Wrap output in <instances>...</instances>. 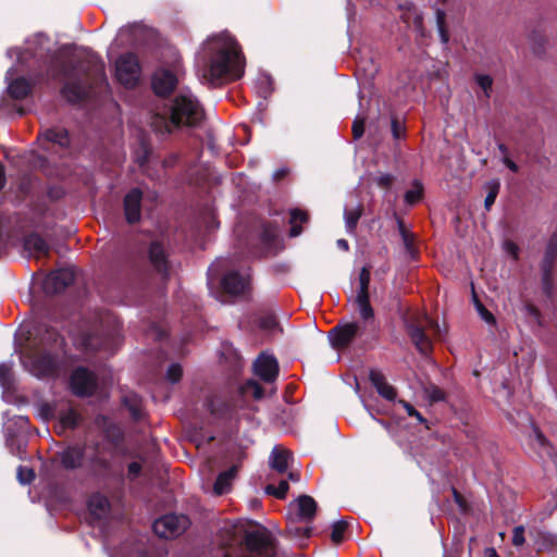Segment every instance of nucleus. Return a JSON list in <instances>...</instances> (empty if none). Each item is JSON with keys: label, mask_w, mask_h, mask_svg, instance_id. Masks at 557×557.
<instances>
[{"label": "nucleus", "mask_w": 557, "mask_h": 557, "mask_svg": "<svg viewBox=\"0 0 557 557\" xmlns=\"http://www.w3.org/2000/svg\"><path fill=\"white\" fill-rule=\"evenodd\" d=\"M215 542L219 545L218 557H286L277 550L274 534L255 520L224 522Z\"/></svg>", "instance_id": "nucleus-1"}, {"label": "nucleus", "mask_w": 557, "mask_h": 557, "mask_svg": "<svg viewBox=\"0 0 557 557\" xmlns=\"http://www.w3.org/2000/svg\"><path fill=\"white\" fill-rule=\"evenodd\" d=\"M209 62L203 77L211 83L222 78L236 81L244 74L243 53L238 42L227 34L212 36L207 41Z\"/></svg>", "instance_id": "nucleus-2"}, {"label": "nucleus", "mask_w": 557, "mask_h": 557, "mask_svg": "<svg viewBox=\"0 0 557 557\" xmlns=\"http://www.w3.org/2000/svg\"><path fill=\"white\" fill-rule=\"evenodd\" d=\"M91 67L92 66L89 61L73 62L71 60L62 59L55 53L52 55L47 71L53 79H72L63 85L61 88V95L67 102L77 104L87 99L88 89L83 79L81 77H76V74L81 73L87 77Z\"/></svg>", "instance_id": "nucleus-3"}, {"label": "nucleus", "mask_w": 557, "mask_h": 557, "mask_svg": "<svg viewBox=\"0 0 557 557\" xmlns=\"http://www.w3.org/2000/svg\"><path fill=\"white\" fill-rule=\"evenodd\" d=\"M14 348H65L64 333L49 321L22 323L14 334Z\"/></svg>", "instance_id": "nucleus-4"}, {"label": "nucleus", "mask_w": 557, "mask_h": 557, "mask_svg": "<svg viewBox=\"0 0 557 557\" xmlns=\"http://www.w3.org/2000/svg\"><path fill=\"white\" fill-rule=\"evenodd\" d=\"M203 117L205 112L199 101L189 95L180 94L172 101L170 120L156 116L152 124L156 132L169 135L172 133V126L196 127L201 124Z\"/></svg>", "instance_id": "nucleus-5"}, {"label": "nucleus", "mask_w": 557, "mask_h": 557, "mask_svg": "<svg viewBox=\"0 0 557 557\" xmlns=\"http://www.w3.org/2000/svg\"><path fill=\"white\" fill-rule=\"evenodd\" d=\"M317 507L315 500L309 495H300L293 500L287 508L286 533L293 539H308L311 534L308 524L313 520Z\"/></svg>", "instance_id": "nucleus-6"}, {"label": "nucleus", "mask_w": 557, "mask_h": 557, "mask_svg": "<svg viewBox=\"0 0 557 557\" xmlns=\"http://www.w3.org/2000/svg\"><path fill=\"white\" fill-rule=\"evenodd\" d=\"M239 327L265 344L283 334V327L275 311L271 308H259L239 321Z\"/></svg>", "instance_id": "nucleus-7"}, {"label": "nucleus", "mask_w": 557, "mask_h": 557, "mask_svg": "<svg viewBox=\"0 0 557 557\" xmlns=\"http://www.w3.org/2000/svg\"><path fill=\"white\" fill-rule=\"evenodd\" d=\"M59 460L63 468L74 470L84 468L92 474H102L108 468V461L100 456L97 449L87 453V449L81 445H71L58 453Z\"/></svg>", "instance_id": "nucleus-8"}, {"label": "nucleus", "mask_w": 557, "mask_h": 557, "mask_svg": "<svg viewBox=\"0 0 557 557\" xmlns=\"http://www.w3.org/2000/svg\"><path fill=\"white\" fill-rule=\"evenodd\" d=\"M408 335L417 348H421L422 345H428L429 348H432L433 343L445 341L447 327L445 324L440 325L431 317L423 315L418 322H412L408 325Z\"/></svg>", "instance_id": "nucleus-9"}, {"label": "nucleus", "mask_w": 557, "mask_h": 557, "mask_svg": "<svg viewBox=\"0 0 557 557\" xmlns=\"http://www.w3.org/2000/svg\"><path fill=\"white\" fill-rule=\"evenodd\" d=\"M20 360L24 369L34 376L47 377L59 373V366L50 350H21Z\"/></svg>", "instance_id": "nucleus-10"}, {"label": "nucleus", "mask_w": 557, "mask_h": 557, "mask_svg": "<svg viewBox=\"0 0 557 557\" xmlns=\"http://www.w3.org/2000/svg\"><path fill=\"white\" fill-rule=\"evenodd\" d=\"M361 325L358 322H350L334 326L329 332L327 339L324 338V335L321 331L315 329L312 332V344L324 345L327 343L333 348H346L352 344L357 337L361 336Z\"/></svg>", "instance_id": "nucleus-11"}, {"label": "nucleus", "mask_w": 557, "mask_h": 557, "mask_svg": "<svg viewBox=\"0 0 557 557\" xmlns=\"http://www.w3.org/2000/svg\"><path fill=\"white\" fill-rule=\"evenodd\" d=\"M141 73L138 57L134 52L121 54L115 61V75L117 81L126 88L137 86Z\"/></svg>", "instance_id": "nucleus-12"}, {"label": "nucleus", "mask_w": 557, "mask_h": 557, "mask_svg": "<svg viewBox=\"0 0 557 557\" xmlns=\"http://www.w3.org/2000/svg\"><path fill=\"white\" fill-rule=\"evenodd\" d=\"M557 258V233H554L546 245L544 258L542 261V290L548 299L555 295V285L553 280L554 263Z\"/></svg>", "instance_id": "nucleus-13"}, {"label": "nucleus", "mask_w": 557, "mask_h": 557, "mask_svg": "<svg viewBox=\"0 0 557 557\" xmlns=\"http://www.w3.org/2000/svg\"><path fill=\"white\" fill-rule=\"evenodd\" d=\"M189 518L185 515L169 513L153 522L154 533L164 539H173L183 534L189 527Z\"/></svg>", "instance_id": "nucleus-14"}, {"label": "nucleus", "mask_w": 557, "mask_h": 557, "mask_svg": "<svg viewBox=\"0 0 557 557\" xmlns=\"http://www.w3.org/2000/svg\"><path fill=\"white\" fill-rule=\"evenodd\" d=\"M147 257L153 270L163 280L169 278L171 265L169 260V250L165 244L161 240L150 242L147 249Z\"/></svg>", "instance_id": "nucleus-15"}, {"label": "nucleus", "mask_w": 557, "mask_h": 557, "mask_svg": "<svg viewBox=\"0 0 557 557\" xmlns=\"http://www.w3.org/2000/svg\"><path fill=\"white\" fill-rule=\"evenodd\" d=\"M40 412L45 419H57L59 421L58 429L60 433L76 428L81 420L79 414L72 407L58 410L50 404H44Z\"/></svg>", "instance_id": "nucleus-16"}, {"label": "nucleus", "mask_w": 557, "mask_h": 557, "mask_svg": "<svg viewBox=\"0 0 557 557\" xmlns=\"http://www.w3.org/2000/svg\"><path fill=\"white\" fill-rule=\"evenodd\" d=\"M37 141L41 149L49 151L50 146H58L61 149L70 147V133L65 127L52 126L41 131L37 135Z\"/></svg>", "instance_id": "nucleus-17"}, {"label": "nucleus", "mask_w": 557, "mask_h": 557, "mask_svg": "<svg viewBox=\"0 0 557 557\" xmlns=\"http://www.w3.org/2000/svg\"><path fill=\"white\" fill-rule=\"evenodd\" d=\"M72 392L79 396L86 397L94 394L97 387V379L95 374L85 368H77L71 375Z\"/></svg>", "instance_id": "nucleus-18"}, {"label": "nucleus", "mask_w": 557, "mask_h": 557, "mask_svg": "<svg viewBox=\"0 0 557 557\" xmlns=\"http://www.w3.org/2000/svg\"><path fill=\"white\" fill-rule=\"evenodd\" d=\"M75 275L71 269L51 271L44 280L42 288L46 294L54 295L65 290L74 282Z\"/></svg>", "instance_id": "nucleus-19"}, {"label": "nucleus", "mask_w": 557, "mask_h": 557, "mask_svg": "<svg viewBox=\"0 0 557 557\" xmlns=\"http://www.w3.org/2000/svg\"><path fill=\"white\" fill-rule=\"evenodd\" d=\"M144 193L138 187L131 188L123 198V212L125 221L131 224H137L141 220V202Z\"/></svg>", "instance_id": "nucleus-20"}, {"label": "nucleus", "mask_w": 557, "mask_h": 557, "mask_svg": "<svg viewBox=\"0 0 557 557\" xmlns=\"http://www.w3.org/2000/svg\"><path fill=\"white\" fill-rule=\"evenodd\" d=\"M106 322L111 325V329L108 331L107 339L104 342L96 343L94 337L90 334H85L82 337V343L79 348H100L101 345H111L119 346L120 342V331L121 325L120 322L111 314L106 315Z\"/></svg>", "instance_id": "nucleus-21"}, {"label": "nucleus", "mask_w": 557, "mask_h": 557, "mask_svg": "<svg viewBox=\"0 0 557 557\" xmlns=\"http://www.w3.org/2000/svg\"><path fill=\"white\" fill-rule=\"evenodd\" d=\"M249 284V272L240 273L237 270L228 271L221 280V287L223 292L230 295H240L245 293Z\"/></svg>", "instance_id": "nucleus-22"}, {"label": "nucleus", "mask_w": 557, "mask_h": 557, "mask_svg": "<svg viewBox=\"0 0 557 557\" xmlns=\"http://www.w3.org/2000/svg\"><path fill=\"white\" fill-rule=\"evenodd\" d=\"M253 370L256 375L262 379L264 382H274L278 374V363L276 358L264 351L256 359L253 363Z\"/></svg>", "instance_id": "nucleus-23"}, {"label": "nucleus", "mask_w": 557, "mask_h": 557, "mask_svg": "<svg viewBox=\"0 0 557 557\" xmlns=\"http://www.w3.org/2000/svg\"><path fill=\"white\" fill-rule=\"evenodd\" d=\"M152 90L157 96L166 97L173 92L177 85V78L174 73L169 70L157 72L152 76Z\"/></svg>", "instance_id": "nucleus-24"}, {"label": "nucleus", "mask_w": 557, "mask_h": 557, "mask_svg": "<svg viewBox=\"0 0 557 557\" xmlns=\"http://www.w3.org/2000/svg\"><path fill=\"white\" fill-rule=\"evenodd\" d=\"M23 247L29 256L36 259L47 258L50 255V245L36 232H32L24 237Z\"/></svg>", "instance_id": "nucleus-25"}, {"label": "nucleus", "mask_w": 557, "mask_h": 557, "mask_svg": "<svg viewBox=\"0 0 557 557\" xmlns=\"http://www.w3.org/2000/svg\"><path fill=\"white\" fill-rule=\"evenodd\" d=\"M481 280L483 281V284L481 282H474L471 281L470 287H471V302L475 307L476 311L479 312L481 319L485 322H487V308L484 305V299L486 297L484 292V285L487 284L485 281L483 274L481 275Z\"/></svg>", "instance_id": "nucleus-26"}, {"label": "nucleus", "mask_w": 557, "mask_h": 557, "mask_svg": "<svg viewBox=\"0 0 557 557\" xmlns=\"http://www.w3.org/2000/svg\"><path fill=\"white\" fill-rule=\"evenodd\" d=\"M293 455L289 450L275 446L269 457V463L272 470L282 474L288 471Z\"/></svg>", "instance_id": "nucleus-27"}, {"label": "nucleus", "mask_w": 557, "mask_h": 557, "mask_svg": "<svg viewBox=\"0 0 557 557\" xmlns=\"http://www.w3.org/2000/svg\"><path fill=\"white\" fill-rule=\"evenodd\" d=\"M369 379L377 393L386 400L393 401L396 399V389L388 384L383 373L376 369H372L369 373Z\"/></svg>", "instance_id": "nucleus-28"}, {"label": "nucleus", "mask_w": 557, "mask_h": 557, "mask_svg": "<svg viewBox=\"0 0 557 557\" xmlns=\"http://www.w3.org/2000/svg\"><path fill=\"white\" fill-rule=\"evenodd\" d=\"M88 510L95 519H102L110 511V502L101 493H95L89 497Z\"/></svg>", "instance_id": "nucleus-29"}, {"label": "nucleus", "mask_w": 557, "mask_h": 557, "mask_svg": "<svg viewBox=\"0 0 557 557\" xmlns=\"http://www.w3.org/2000/svg\"><path fill=\"white\" fill-rule=\"evenodd\" d=\"M237 470V466H232L228 470L223 471L218 475L213 485V492L215 495H223L231 491Z\"/></svg>", "instance_id": "nucleus-30"}, {"label": "nucleus", "mask_w": 557, "mask_h": 557, "mask_svg": "<svg viewBox=\"0 0 557 557\" xmlns=\"http://www.w3.org/2000/svg\"><path fill=\"white\" fill-rule=\"evenodd\" d=\"M32 90L33 86L25 77L14 78L8 86V95L16 100L25 99Z\"/></svg>", "instance_id": "nucleus-31"}, {"label": "nucleus", "mask_w": 557, "mask_h": 557, "mask_svg": "<svg viewBox=\"0 0 557 557\" xmlns=\"http://www.w3.org/2000/svg\"><path fill=\"white\" fill-rule=\"evenodd\" d=\"M115 557H154L149 547L143 540L138 541L134 547L124 544L116 553Z\"/></svg>", "instance_id": "nucleus-32"}, {"label": "nucleus", "mask_w": 557, "mask_h": 557, "mask_svg": "<svg viewBox=\"0 0 557 557\" xmlns=\"http://www.w3.org/2000/svg\"><path fill=\"white\" fill-rule=\"evenodd\" d=\"M397 225L407 253L411 257V259H417L419 250L414 245V235L407 230L401 219L397 220Z\"/></svg>", "instance_id": "nucleus-33"}, {"label": "nucleus", "mask_w": 557, "mask_h": 557, "mask_svg": "<svg viewBox=\"0 0 557 557\" xmlns=\"http://www.w3.org/2000/svg\"><path fill=\"white\" fill-rule=\"evenodd\" d=\"M123 404L134 419L138 420L143 417V399L139 395L133 392L125 394L123 396Z\"/></svg>", "instance_id": "nucleus-34"}, {"label": "nucleus", "mask_w": 557, "mask_h": 557, "mask_svg": "<svg viewBox=\"0 0 557 557\" xmlns=\"http://www.w3.org/2000/svg\"><path fill=\"white\" fill-rule=\"evenodd\" d=\"M290 230H289V236L290 237H297L301 234L302 227L298 225V223H307L309 221V214L307 211L301 210L299 208H295L290 210Z\"/></svg>", "instance_id": "nucleus-35"}, {"label": "nucleus", "mask_w": 557, "mask_h": 557, "mask_svg": "<svg viewBox=\"0 0 557 557\" xmlns=\"http://www.w3.org/2000/svg\"><path fill=\"white\" fill-rule=\"evenodd\" d=\"M521 313L525 322L530 327H541L543 325V319L541 311L532 304H524L521 308Z\"/></svg>", "instance_id": "nucleus-36"}, {"label": "nucleus", "mask_w": 557, "mask_h": 557, "mask_svg": "<svg viewBox=\"0 0 557 557\" xmlns=\"http://www.w3.org/2000/svg\"><path fill=\"white\" fill-rule=\"evenodd\" d=\"M436 17V27L440 35V40L443 45H447L449 42V30L446 23V12L442 9H436L435 11Z\"/></svg>", "instance_id": "nucleus-37"}, {"label": "nucleus", "mask_w": 557, "mask_h": 557, "mask_svg": "<svg viewBox=\"0 0 557 557\" xmlns=\"http://www.w3.org/2000/svg\"><path fill=\"white\" fill-rule=\"evenodd\" d=\"M371 280V265H364L359 272V289L357 297H370L369 286Z\"/></svg>", "instance_id": "nucleus-38"}, {"label": "nucleus", "mask_w": 557, "mask_h": 557, "mask_svg": "<svg viewBox=\"0 0 557 557\" xmlns=\"http://www.w3.org/2000/svg\"><path fill=\"white\" fill-rule=\"evenodd\" d=\"M423 193H424V188H423L422 183L417 180L413 181L412 188L405 193V196H404L405 202L408 206H414L422 199Z\"/></svg>", "instance_id": "nucleus-39"}, {"label": "nucleus", "mask_w": 557, "mask_h": 557, "mask_svg": "<svg viewBox=\"0 0 557 557\" xmlns=\"http://www.w3.org/2000/svg\"><path fill=\"white\" fill-rule=\"evenodd\" d=\"M363 213V206L359 205L355 209L345 210V224L348 232H354L357 227L358 221Z\"/></svg>", "instance_id": "nucleus-40"}, {"label": "nucleus", "mask_w": 557, "mask_h": 557, "mask_svg": "<svg viewBox=\"0 0 557 557\" xmlns=\"http://www.w3.org/2000/svg\"><path fill=\"white\" fill-rule=\"evenodd\" d=\"M356 302L358 305L359 314L364 322L369 320H373L374 311L370 304V297H356Z\"/></svg>", "instance_id": "nucleus-41"}, {"label": "nucleus", "mask_w": 557, "mask_h": 557, "mask_svg": "<svg viewBox=\"0 0 557 557\" xmlns=\"http://www.w3.org/2000/svg\"><path fill=\"white\" fill-rule=\"evenodd\" d=\"M529 44L531 46L532 51L535 54L541 55L544 52L546 39L541 32L533 30L529 35Z\"/></svg>", "instance_id": "nucleus-42"}, {"label": "nucleus", "mask_w": 557, "mask_h": 557, "mask_svg": "<svg viewBox=\"0 0 557 557\" xmlns=\"http://www.w3.org/2000/svg\"><path fill=\"white\" fill-rule=\"evenodd\" d=\"M289 488L288 480H281L278 485L268 484L264 488L268 495H273L276 498L283 499L285 498Z\"/></svg>", "instance_id": "nucleus-43"}, {"label": "nucleus", "mask_w": 557, "mask_h": 557, "mask_svg": "<svg viewBox=\"0 0 557 557\" xmlns=\"http://www.w3.org/2000/svg\"><path fill=\"white\" fill-rule=\"evenodd\" d=\"M146 336L154 342H163L168 337L166 330L158 323H150L146 330Z\"/></svg>", "instance_id": "nucleus-44"}, {"label": "nucleus", "mask_w": 557, "mask_h": 557, "mask_svg": "<svg viewBox=\"0 0 557 557\" xmlns=\"http://www.w3.org/2000/svg\"><path fill=\"white\" fill-rule=\"evenodd\" d=\"M12 383V364L9 362L0 363V385L3 388H10Z\"/></svg>", "instance_id": "nucleus-45"}, {"label": "nucleus", "mask_w": 557, "mask_h": 557, "mask_svg": "<svg viewBox=\"0 0 557 557\" xmlns=\"http://www.w3.org/2000/svg\"><path fill=\"white\" fill-rule=\"evenodd\" d=\"M347 529V523L344 520L336 521L332 525L331 539L333 543L339 544L344 539V533Z\"/></svg>", "instance_id": "nucleus-46"}, {"label": "nucleus", "mask_w": 557, "mask_h": 557, "mask_svg": "<svg viewBox=\"0 0 557 557\" xmlns=\"http://www.w3.org/2000/svg\"><path fill=\"white\" fill-rule=\"evenodd\" d=\"M38 180L36 177L24 176L18 185L20 193H22L25 197L30 196Z\"/></svg>", "instance_id": "nucleus-47"}, {"label": "nucleus", "mask_w": 557, "mask_h": 557, "mask_svg": "<svg viewBox=\"0 0 557 557\" xmlns=\"http://www.w3.org/2000/svg\"><path fill=\"white\" fill-rule=\"evenodd\" d=\"M391 131L394 139L396 140L405 138L406 136V126L397 116H392Z\"/></svg>", "instance_id": "nucleus-48"}, {"label": "nucleus", "mask_w": 557, "mask_h": 557, "mask_svg": "<svg viewBox=\"0 0 557 557\" xmlns=\"http://www.w3.org/2000/svg\"><path fill=\"white\" fill-rule=\"evenodd\" d=\"M425 394L430 401L437 403L442 401L445 398V393L435 385H430L425 388Z\"/></svg>", "instance_id": "nucleus-49"}, {"label": "nucleus", "mask_w": 557, "mask_h": 557, "mask_svg": "<svg viewBox=\"0 0 557 557\" xmlns=\"http://www.w3.org/2000/svg\"><path fill=\"white\" fill-rule=\"evenodd\" d=\"M182 374H183V370H182L181 364L172 363L168 368L166 379L171 383H176V382H178L181 380Z\"/></svg>", "instance_id": "nucleus-50"}, {"label": "nucleus", "mask_w": 557, "mask_h": 557, "mask_svg": "<svg viewBox=\"0 0 557 557\" xmlns=\"http://www.w3.org/2000/svg\"><path fill=\"white\" fill-rule=\"evenodd\" d=\"M35 478V473L33 469L26 468V467H18L17 468V480L22 484H28L30 483Z\"/></svg>", "instance_id": "nucleus-51"}, {"label": "nucleus", "mask_w": 557, "mask_h": 557, "mask_svg": "<svg viewBox=\"0 0 557 557\" xmlns=\"http://www.w3.org/2000/svg\"><path fill=\"white\" fill-rule=\"evenodd\" d=\"M503 163L513 173L518 172V165L509 158L508 150L505 145H498Z\"/></svg>", "instance_id": "nucleus-52"}, {"label": "nucleus", "mask_w": 557, "mask_h": 557, "mask_svg": "<svg viewBox=\"0 0 557 557\" xmlns=\"http://www.w3.org/2000/svg\"><path fill=\"white\" fill-rule=\"evenodd\" d=\"M364 119L357 116L352 123L351 133L354 139H360L364 134Z\"/></svg>", "instance_id": "nucleus-53"}, {"label": "nucleus", "mask_w": 557, "mask_h": 557, "mask_svg": "<svg viewBox=\"0 0 557 557\" xmlns=\"http://www.w3.org/2000/svg\"><path fill=\"white\" fill-rule=\"evenodd\" d=\"M395 181L392 174H382L374 178L375 184L383 189H389Z\"/></svg>", "instance_id": "nucleus-54"}, {"label": "nucleus", "mask_w": 557, "mask_h": 557, "mask_svg": "<svg viewBox=\"0 0 557 557\" xmlns=\"http://www.w3.org/2000/svg\"><path fill=\"white\" fill-rule=\"evenodd\" d=\"M453 495L460 512L467 513L469 511V504L466 498L456 488H453Z\"/></svg>", "instance_id": "nucleus-55"}, {"label": "nucleus", "mask_w": 557, "mask_h": 557, "mask_svg": "<svg viewBox=\"0 0 557 557\" xmlns=\"http://www.w3.org/2000/svg\"><path fill=\"white\" fill-rule=\"evenodd\" d=\"M525 542L524 537V527L523 525H517L513 528L512 532V544L515 546H521Z\"/></svg>", "instance_id": "nucleus-56"}, {"label": "nucleus", "mask_w": 557, "mask_h": 557, "mask_svg": "<svg viewBox=\"0 0 557 557\" xmlns=\"http://www.w3.org/2000/svg\"><path fill=\"white\" fill-rule=\"evenodd\" d=\"M398 404L403 406V408L406 410L408 416L417 418L420 423L424 422L423 417L420 414L419 411H417L414 409V407L411 404H409L408 401L403 400V399H399Z\"/></svg>", "instance_id": "nucleus-57"}, {"label": "nucleus", "mask_w": 557, "mask_h": 557, "mask_svg": "<svg viewBox=\"0 0 557 557\" xmlns=\"http://www.w3.org/2000/svg\"><path fill=\"white\" fill-rule=\"evenodd\" d=\"M47 196L51 201H57L64 196V190L60 186H49L47 189Z\"/></svg>", "instance_id": "nucleus-58"}, {"label": "nucleus", "mask_w": 557, "mask_h": 557, "mask_svg": "<svg viewBox=\"0 0 557 557\" xmlns=\"http://www.w3.org/2000/svg\"><path fill=\"white\" fill-rule=\"evenodd\" d=\"M150 150L147 147H143V152L137 156L136 162L139 168H144L149 160Z\"/></svg>", "instance_id": "nucleus-59"}, {"label": "nucleus", "mask_w": 557, "mask_h": 557, "mask_svg": "<svg viewBox=\"0 0 557 557\" xmlns=\"http://www.w3.org/2000/svg\"><path fill=\"white\" fill-rule=\"evenodd\" d=\"M209 409H210L211 413L214 414L218 418H226L227 414H228V411H230L228 407H224V409L222 411H219L216 409V407H215V401L214 400L210 401Z\"/></svg>", "instance_id": "nucleus-60"}, {"label": "nucleus", "mask_w": 557, "mask_h": 557, "mask_svg": "<svg viewBox=\"0 0 557 557\" xmlns=\"http://www.w3.org/2000/svg\"><path fill=\"white\" fill-rule=\"evenodd\" d=\"M504 249L505 251L510 255L513 259H517L518 258V251H519V248L518 246L512 243V242H505L504 243Z\"/></svg>", "instance_id": "nucleus-61"}, {"label": "nucleus", "mask_w": 557, "mask_h": 557, "mask_svg": "<svg viewBox=\"0 0 557 557\" xmlns=\"http://www.w3.org/2000/svg\"><path fill=\"white\" fill-rule=\"evenodd\" d=\"M141 471V466L139 462L134 461L128 465V478L135 479L139 475Z\"/></svg>", "instance_id": "nucleus-62"}, {"label": "nucleus", "mask_w": 557, "mask_h": 557, "mask_svg": "<svg viewBox=\"0 0 557 557\" xmlns=\"http://www.w3.org/2000/svg\"><path fill=\"white\" fill-rule=\"evenodd\" d=\"M499 189V183L497 181H490V206L494 202Z\"/></svg>", "instance_id": "nucleus-63"}, {"label": "nucleus", "mask_w": 557, "mask_h": 557, "mask_svg": "<svg viewBox=\"0 0 557 557\" xmlns=\"http://www.w3.org/2000/svg\"><path fill=\"white\" fill-rule=\"evenodd\" d=\"M476 82L482 91L487 96V74L478 75Z\"/></svg>", "instance_id": "nucleus-64"}]
</instances>
